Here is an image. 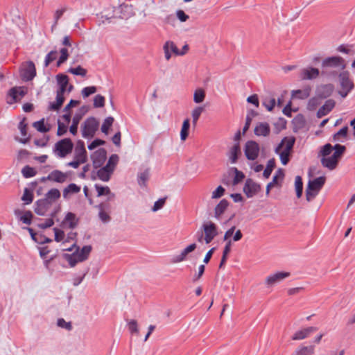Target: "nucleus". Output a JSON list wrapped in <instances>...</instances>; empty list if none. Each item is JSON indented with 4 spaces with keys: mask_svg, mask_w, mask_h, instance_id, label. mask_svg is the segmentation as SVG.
Wrapping results in <instances>:
<instances>
[{
    "mask_svg": "<svg viewBox=\"0 0 355 355\" xmlns=\"http://www.w3.org/2000/svg\"><path fill=\"white\" fill-rule=\"evenodd\" d=\"M345 150V146L340 144H336L334 146L330 144L324 145L319 154L322 166L330 171L334 170Z\"/></svg>",
    "mask_w": 355,
    "mask_h": 355,
    "instance_id": "1",
    "label": "nucleus"
},
{
    "mask_svg": "<svg viewBox=\"0 0 355 355\" xmlns=\"http://www.w3.org/2000/svg\"><path fill=\"white\" fill-rule=\"evenodd\" d=\"M73 248H76V250L72 254H65L64 255V259L67 261L71 267H74L77 263L87 259L92 250L90 245H85L80 249L76 247L75 243L72 245L71 248H64L63 250L71 251Z\"/></svg>",
    "mask_w": 355,
    "mask_h": 355,
    "instance_id": "2",
    "label": "nucleus"
},
{
    "mask_svg": "<svg viewBox=\"0 0 355 355\" xmlns=\"http://www.w3.org/2000/svg\"><path fill=\"white\" fill-rule=\"evenodd\" d=\"M295 138L293 137H284L275 149V153L279 155L281 162L286 165L289 162V156L295 144Z\"/></svg>",
    "mask_w": 355,
    "mask_h": 355,
    "instance_id": "3",
    "label": "nucleus"
},
{
    "mask_svg": "<svg viewBox=\"0 0 355 355\" xmlns=\"http://www.w3.org/2000/svg\"><path fill=\"white\" fill-rule=\"evenodd\" d=\"M73 148L72 141L69 138H64L54 144L52 151L56 157L63 159L72 153Z\"/></svg>",
    "mask_w": 355,
    "mask_h": 355,
    "instance_id": "4",
    "label": "nucleus"
},
{
    "mask_svg": "<svg viewBox=\"0 0 355 355\" xmlns=\"http://www.w3.org/2000/svg\"><path fill=\"white\" fill-rule=\"evenodd\" d=\"M118 162L119 156L116 154L112 155L110 157L107 164L97 171L98 178L103 182H108Z\"/></svg>",
    "mask_w": 355,
    "mask_h": 355,
    "instance_id": "5",
    "label": "nucleus"
},
{
    "mask_svg": "<svg viewBox=\"0 0 355 355\" xmlns=\"http://www.w3.org/2000/svg\"><path fill=\"white\" fill-rule=\"evenodd\" d=\"M324 182V177H319L309 182L306 189V198L307 201L310 202L317 196Z\"/></svg>",
    "mask_w": 355,
    "mask_h": 355,
    "instance_id": "6",
    "label": "nucleus"
},
{
    "mask_svg": "<svg viewBox=\"0 0 355 355\" xmlns=\"http://www.w3.org/2000/svg\"><path fill=\"white\" fill-rule=\"evenodd\" d=\"M338 79L340 87L338 94L342 98H345L354 88V83L352 80L349 79V73L348 71L341 72L338 76Z\"/></svg>",
    "mask_w": 355,
    "mask_h": 355,
    "instance_id": "7",
    "label": "nucleus"
},
{
    "mask_svg": "<svg viewBox=\"0 0 355 355\" xmlns=\"http://www.w3.org/2000/svg\"><path fill=\"white\" fill-rule=\"evenodd\" d=\"M201 230L205 235V242L209 244L218 235L217 226L211 221L204 223Z\"/></svg>",
    "mask_w": 355,
    "mask_h": 355,
    "instance_id": "8",
    "label": "nucleus"
},
{
    "mask_svg": "<svg viewBox=\"0 0 355 355\" xmlns=\"http://www.w3.org/2000/svg\"><path fill=\"white\" fill-rule=\"evenodd\" d=\"M98 127V123L94 117L87 119L83 125L82 135L84 138L92 137Z\"/></svg>",
    "mask_w": 355,
    "mask_h": 355,
    "instance_id": "9",
    "label": "nucleus"
},
{
    "mask_svg": "<svg viewBox=\"0 0 355 355\" xmlns=\"http://www.w3.org/2000/svg\"><path fill=\"white\" fill-rule=\"evenodd\" d=\"M26 92L27 89L24 87H15L10 89L7 96V103L13 104L20 101Z\"/></svg>",
    "mask_w": 355,
    "mask_h": 355,
    "instance_id": "10",
    "label": "nucleus"
},
{
    "mask_svg": "<svg viewBox=\"0 0 355 355\" xmlns=\"http://www.w3.org/2000/svg\"><path fill=\"white\" fill-rule=\"evenodd\" d=\"M245 155L249 160H255L259 154V146L254 141H248L244 148Z\"/></svg>",
    "mask_w": 355,
    "mask_h": 355,
    "instance_id": "11",
    "label": "nucleus"
},
{
    "mask_svg": "<svg viewBox=\"0 0 355 355\" xmlns=\"http://www.w3.org/2000/svg\"><path fill=\"white\" fill-rule=\"evenodd\" d=\"M56 79L59 86L57 94H60L61 96H64V94L66 92L68 93L71 92L73 89V85H69V78L67 75L62 73L58 74Z\"/></svg>",
    "mask_w": 355,
    "mask_h": 355,
    "instance_id": "12",
    "label": "nucleus"
},
{
    "mask_svg": "<svg viewBox=\"0 0 355 355\" xmlns=\"http://www.w3.org/2000/svg\"><path fill=\"white\" fill-rule=\"evenodd\" d=\"M323 67H335L344 69L346 67L345 60L339 56L329 57L323 60L322 62Z\"/></svg>",
    "mask_w": 355,
    "mask_h": 355,
    "instance_id": "13",
    "label": "nucleus"
},
{
    "mask_svg": "<svg viewBox=\"0 0 355 355\" xmlns=\"http://www.w3.org/2000/svg\"><path fill=\"white\" fill-rule=\"evenodd\" d=\"M243 190L248 198H252L260 191L261 186L254 180L248 179L245 181Z\"/></svg>",
    "mask_w": 355,
    "mask_h": 355,
    "instance_id": "14",
    "label": "nucleus"
},
{
    "mask_svg": "<svg viewBox=\"0 0 355 355\" xmlns=\"http://www.w3.org/2000/svg\"><path fill=\"white\" fill-rule=\"evenodd\" d=\"M69 178L68 173L62 172L60 170H53L46 178V180L56 183L62 184L67 181Z\"/></svg>",
    "mask_w": 355,
    "mask_h": 355,
    "instance_id": "15",
    "label": "nucleus"
},
{
    "mask_svg": "<svg viewBox=\"0 0 355 355\" xmlns=\"http://www.w3.org/2000/svg\"><path fill=\"white\" fill-rule=\"evenodd\" d=\"M291 274L288 272H278L272 274L266 277V284L269 287L273 286L276 284H278L284 279L288 277Z\"/></svg>",
    "mask_w": 355,
    "mask_h": 355,
    "instance_id": "16",
    "label": "nucleus"
},
{
    "mask_svg": "<svg viewBox=\"0 0 355 355\" xmlns=\"http://www.w3.org/2000/svg\"><path fill=\"white\" fill-rule=\"evenodd\" d=\"M107 153L105 149L99 148L95 151L92 155L91 159L94 168H99L103 166L106 160Z\"/></svg>",
    "mask_w": 355,
    "mask_h": 355,
    "instance_id": "17",
    "label": "nucleus"
},
{
    "mask_svg": "<svg viewBox=\"0 0 355 355\" xmlns=\"http://www.w3.org/2000/svg\"><path fill=\"white\" fill-rule=\"evenodd\" d=\"M36 75L35 64L32 62H28L21 70V76L23 80L28 81Z\"/></svg>",
    "mask_w": 355,
    "mask_h": 355,
    "instance_id": "18",
    "label": "nucleus"
},
{
    "mask_svg": "<svg viewBox=\"0 0 355 355\" xmlns=\"http://www.w3.org/2000/svg\"><path fill=\"white\" fill-rule=\"evenodd\" d=\"M74 159H78L80 162H86L87 160V151L85 144L83 141H78L75 146L73 153Z\"/></svg>",
    "mask_w": 355,
    "mask_h": 355,
    "instance_id": "19",
    "label": "nucleus"
},
{
    "mask_svg": "<svg viewBox=\"0 0 355 355\" xmlns=\"http://www.w3.org/2000/svg\"><path fill=\"white\" fill-rule=\"evenodd\" d=\"M97 208L98 209V217L100 220L104 223H108L110 220V205L108 204L102 202L97 206Z\"/></svg>",
    "mask_w": 355,
    "mask_h": 355,
    "instance_id": "20",
    "label": "nucleus"
},
{
    "mask_svg": "<svg viewBox=\"0 0 355 355\" xmlns=\"http://www.w3.org/2000/svg\"><path fill=\"white\" fill-rule=\"evenodd\" d=\"M163 50L164 52V57L166 60H169L171 58L173 53L175 55H178L179 53L178 47L172 41L166 42L163 46Z\"/></svg>",
    "mask_w": 355,
    "mask_h": 355,
    "instance_id": "21",
    "label": "nucleus"
},
{
    "mask_svg": "<svg viewBox=\"0 0 355 355\" xmlns=\"http://www.w3.org/2000/svg\"><path fill=\"white\" fill-rule=\"evenodd\" d=\"M254 132L257 137H268L270 133V125L266 122H259L256 125Z\"/></svg>",
    "mask_w": 355,
    "mask_h": 355,
    "instance_id": "22",
    "label": "nucleus"
},
{
    "mask_svg": "<svg viewBox=\"0 0 355 355\" xmlns=\"http://www.w3.org/2000/svg\"><path fill=\"white\" fill-rule=\"evenodd\" d=\"M197 247V245L193 243H191L190 245H189L188 246H187L182 252L180 254L175 256L173 257V263H180V262H182L184 261L187 255L192 252L193 251H194L196 250Z\"/></svg>",
    "mask_w": 355,
    "mask_h": 355,
    "instance_id": "23",
    "label": "nucleus"
},
{
    "mask_svg": "<svg viewBox=\"0 0 355 355\" xmlns=\"http://www.w3.org/2000/svg\"><path fill=\"white\" fill-rule=\"evenodd\" d=\"M235 230L236 227L232 226L225 232L223 240L226 241V244L224 247L223 254L228 255V254L230 252L232 245V239L230 238L233 235Z\"/></svg>",
    "mask_w": 355,
    "mask_h": 355,
    "instance_id": "24",
    "label": "nucleus"
},
{
    "mask_svg": "<svg viewBox=\"0 0 355 355\" xmlns=\"http://www.w3.org/2000/svg\"><path fill=\"white\" fill-rule=\"evenodd\" d=\"M319 70L313 67H306L302 69L300 72V78L302 80H312L319 76Z\"/></svg>",
    "mask_w": 355,
    "mask_h": 355,
    "instance_id": "25",
    "label": "nucleus"
},
{
    "mask_svg": "<svg viewBox=\"0 0 355 355\" xmlns=\"http://www.w3.org/2000/svg\"><path fill=\"white\" fill-rule=\"evenodd\" d=\"M94 187L98 197L106 196L107 200H111L115 196L114 193L111 191L110 189L107 186H102L96 184Z\"/></svg>",
    "mask_w": 355,
    "mask_h": 355,
    "instance_id": "26",
    "label": "nucleus"
},
{
    "mask_svg": "<svg viewBox=\"0 0 355 355\" xmlns=\"http://www.w3.org/2000/svg\"><path fill=\"white\" fill-rule=\"evenodd\" d=\"M51 204L45 199L38 200L35 202V212L40 216H44L50 208Z\"/></svg>",
    "mask_w": 355,
    "mask_h": 355,
    "instance_id": "27",
    "label": "nucleus"
},
{
    "mask_svg": "<svg viewBox=\"0 0 355 355\" xmlns=\"http://www.w3.org/2000/svg\"><path fill=\"white\" fill-rule=\"evenodd\" d=\"M117 14V17L128 18L132 15V9L130 6L123 4L115 8L114 11Z\"/></svg>",
    "mask_w": 355,
    "mask_h": 355,
    "instance_id": "28",
    "label": "nucleus"
},
{
    "mask_svg": "<svg viewBox=\"0 0 355 355\" xmlns=\"http://www.w3.org/2000/svg\"><path fill=\"white\" fill-rule=\"evenodd\" d=\"M317 328L313 327H309L300 329L296 331L292 336V339L294 340H303L309 337V336L313 332L315 331Z\"/></svg>",
    "mask_w": 355,
    "mask_h": 355,
    "instance_id": "29",
    "label": "nucleus"
},
{
    "mask_svg": "<svg viewBox=\"0 0 355 355\" xmlns=\"http://www.w3.org/2000/svg\"><path fill=\"white\" fill-rule=\"evenodd\" d=\"M114 8L109 7L104 9L100 14V18L102 23L110 22L111 19L115 17H117L116 12L114 11Z\"/></svg>",
    "mask_w": 355,
    "mask_h": 355,
    "instance_id": "30",
    "label": "nucleus"
},
{
    "mask_svg": "<svg viewBox=\"0 0 355 355\" xmlns=\"http://www.w3.org/2000/svg\"><path fill=\"white\" fill-rule=\"evenodd\" d=\"M315 347L313 345H300L297 347L291 355H314Z\"/></svg>",
    "mask_w": 355,
    "mask_h": 355,
    "instance_id": "31",
    "label": "nucleus"
},
{
    "mask_svg": "<svg viewBox=\"0 0 355 355\" xmlns=\"http://www.w3.org/2000/svg\"><path fill=\"white\" fill-rule=\"evenodd\" d=\"M80 187L74 184L71 183L67 187L64 188L62 191V196L64 199L68 200L70 198L71 195L78 193L80 191Z\"/></svg>",
    "mask_w": 355,
    "mask_h": 355,
    "instance_id": "32",
    "label": "nucleus"
},
{
    "mask_svg": "<svg viewBox=\"0 0 355 355\" xmlns=\"http://www.w3.org/2000/svg\"><path fill=\"white\" fill-rule=\"evenodd\" d=\"M77 223L78 219L76 215L71 212H68L62 221V226L73 229L77 225Z\"/></svg>",
    "mask_w": 355,
    "mask_h": 355,
    "instance_id": "33",
    "label": "nucleus"
},
{
    "mask_svg": "<svg viewBox=\"0 0 355 355\" xmlns=\"http://www.w3.org/2000/svg\"><path fill=\"white\" fill-rule=\"evenodd\" d=\"M335 106V102L334 101L329 99L327 100L323 106H322L317 112V116L318 118H321L325 115H327L328 113H329L331 110Z\"/></svg>",
    "mask_w": 355,
    "mask_h": 355,
    "instance_id": "34",
    "label": "nucleus"
},
{
    "mask_svg": "<svg viewBox=\"0 0 355 355\" xmlns=\"http://www.w3.org/2000/svg\"><path fill=\"white\" fill-rule=\"evenodd\" d=\"M334 91V86L331 84L319 87L317 89L318 95L322 98L329 96Z\"/></svg>",
    "mask_w": 355,
    "mask_h": 355,
    "instance_id": "35",
    "label": "nucleus"
},
{
    "mask_svg": "<svg viewBox=\"0 0 355 355\" xmlns=\"http://www.w3.org/2000/svg\"><path fill=\"white\" fill-rule=\"evenodd\" d=\"M228 206V202L223 199L216 206L214 209V216L217 219H220Z\"/></svg>",
    "mask_w": 355,
    "mask_h": 355,
    "instance_id": "36",
    "label": "nucleus"
},
{
    "mask_svg": "<svg viewBox=\"0 0 355 355\" xmlns=\"http://www.w3.org/2000/svg\"><path fill=\"white\" fill-rule=\"evenodd\" d=\"M60 198V192L58 189L53 188L50 189L45 195V199L52 205Z\"/></svg>",
    "mask_w": 355,
    "mask_h": 355,
    "instance_id": "37",
    "label": "nucleus"
},
{
    "mask_svg": "<svg viewBox=\"0 0 355 355\" xmlns=\"http://www.w3.org/2000/svg\"><path fill=\"white\" fill-rule=\"evenodd\" d=\"M33 125L40 132H47L51 129V125L48 123H45L44 119H42L38 121L34 122Z\"/></svg>",
    "mask_w": 355,
    "mask_h": 355,
    "instance_id": "38",
    "label": "nucleus"
},
{
    "mask_svg": "<svg viewBox=\"0 0 355 355\" xmlns=\"http://www.w3.org/2000/svg\"><path fill=\"white\" fill-rule=\"evenodd\" d=\"M190 128V121L189 119H186L183 121L181 130H180V139L182 141H184L189 135V131Z\"/></svg>",
    "mask_w": 355,
    "mask_h": 355,
    "instance_id": "39",
    "label": "nucleus"
},
{
    "mask_svg": "<svg viewBox=\"0 0 355 355\" xmlns=\"http://www.w3.org/2000/svg\"><path fill=\"white\" fill-rule=\"evenodd\" d=\"M262 103L266 110L270 112L276 105V100L272 96L268 95L263 97Z\"/></svg>",
    "mask_w": 355,
    "mask_h": 355,
    "instance_id": "40",
    "label": "nucleus"
},
{
    "mask_svg": "<svg viewBox=\"0 0 355 355\" xmlns=\"http://www.w3.org/2000/svg\"><path fill=\"white\" fill-rule=\"evenodd\" d=\"M150 171L148 169L139 173L137 175V182L141 187H144L146 185V182L149 179Z\"/></svg>",
    "mask_w": 355,
    "mask_h": 355,
    "instance_id": "41",
    "label": "nucleus"
},
{
    "mask_svg": "<svg viewBox=\"0 0 355 355\" xmlns=\"http://www.w3.org/2000/svg\"><path fill=\"white\" fill-rule=\"evenodd\" d=\"M19 129L20 130L22 137L19 139L18 141L22 144H26L30 139V137L27 136L26 125L24 123V120L21 121L19 124Z\"/></svg>",
    "mask_w": 355,
    "mask_h": 355,
    "instance_id": "42",
    "label": "nucleus"
},
{
    "mask_svg": "<svg viewBox=\"0 0 355 355\" xmlns=\"http://www.w3.org/2000/svg\"><path fill=\"white\" fill-rule=\"evenodd\" d=\"M204 107L197 106L191 111L192 123L193 126L196 125L201 114L204 112Z\"/></svg>",
    "mask_w": 355,
    "mask_h": 355,
    "instance_id": "43",
    "label": "nucleus"
},
{
    "mask_svg": "<svg viewBox=\"0 0 355 355\" xmlns=\"http://www.w3.org/2000/svg\"><path fill=\"white\" fill-rule=\"evenodd\" d=\"M205 99V92L202 88H198L193 93V101L197 103H202Z\"/></svg>",
    "mask_w": 355,
    "mask_h": 355,
    "instance_id": "44",
    "label": "nucleus"
},
{
    "mask_svg": "<svg viewBox=\"0 0 355 355\" xmlns=\"http://www.w3.org/2000/svg\"><path fill=\"white\" fill-rule=\"evenodd\" d=\"M284 177V170L282 168L278 169L275 175L272 178L271 182L275 184V187H279Z\"/></svg>",
    "mask_w": 355,
    "mask_h": 355,
    "instance_id": "45",
    "label": "nucleus"
},
{
    "mask_svg": "<svg viewBox=\"0 0 355 355\" xmlns=\"http://www.w3.org/2000/svg\"><path fill=\"white\" fill-rule=\"evenodd\" d=\"M240 153V147L239 144L233 146L230 151L229 159L232 163H235L238 159V154Z\"/></svg>",
    "mask_w": 355,
    "mask_h": 355,
    "instance_id": "46",
    "label": "nucleus"
},
{
    "mask_svg": "<svg viewBox=\"0 0 355 355\" xmlns=\"http://www.w3.org/2000/svg\"><path fill=\"white\" fill-rule=\"evenodd\" d=\"M64 101V97L61 96L60 94L56 95V101L55 102H52L49 105V109L51 110L57 111L62 106L63 102Z\"/></svg>",
    "mask_w": 355,
    "mask_h": 355,
    "instance_id": "47",
    "label": "nucleus"
},
{
    "mask_svg": "<svg viewBox=\"0 0 355 355\" xmlns=\"http://www.w3.org/2000/svg\"><path fill=\"white\" fill-rule=\"evenodd\" d=\"M81 115L76 114L72 120V124L69 128V131L73 135H76L78 131V125L81 119Z\"/></svg>",
    "mask_w": 355,
    "mask_h": 355,
    "instance_id": "48",
    "label": "nucleus"
},
{
    "mask_svg": "<svg viewBox=\"0 0 355 355\" xmlns=\"http://www.w3.org/2000/svg\"><path fill=\"white\" fill-rule=\"evenodd\" d=\"M295 187L296 195L298 198H300L302 195L303 190V183L302 180L300 176H296L295 179Z\"/></svg>",
    "mask_w": 355,
    "mask_h": 355,
    "instance_id": "49",
    "label": "nucleus"
},
{
    "mask_svg": "<svg viewBox=\"0 0 355 355\" xmlns=\"http://www.w3.org/2000/svg\"><path fill=\"white\" fill-rule=\"evenodd\" d=\"M275 167V161L274 159H271L268 161L266 168L263 171V175L265 178H268Z\"/></svg>",
    "mask_w": 355,
    "mask_h": 355,
    "instance_id": "50",
    "label": "nucleus"
},
{
    "mask_svg": "<svg viewBox=\"0 0 355 355\" xmlns=\"http://www.w3.org/2000/svg\"><path fill=\"white\" fill-rule=\"evenodd\" d=\"M68 72L71 73L76 76H80L82 77H85L87 75V70L82 67L81 66H78L77 67L73 68L71 67L68 69Z\"/></svg>",
    "mask_w": 355,
    "mask_h": 355,
    "instance_id": "51",
    "label": "nucleus"
},
{
    "mask_svg": "<svg viewBox=\"0 0 355 355\" xmlns=\"http://www.w3.org/2000/svg\"><path fill=\"white\" fill-rule=\"evenodd\" d=\"M309 96V90L304 89V90H294L292 92V97L297 98L300 99L306 98Z\"/></svg>",
    "mask_w": 355,
    "mask_h": 355,
    "instance_id": "52",
    "label": "nucleus"
},
{
    "mask_svg": "<svg viewBox=\"0 0 355 355\" xmlns=\"http://www.w3.org/2000/svg\"><path fill=\"white\" fill-rule=\"evenodd\" d=\"M113 122H114L113 117H112V116L107 117L104 120L103 123L102 124L101 131L103 133L107 135L108 133V130H109L110 128L112 125Z\"/></svg>",
    "mask_w": 355,
    "mask_h": 355,
    "instance_id": "53",
    "label": "nucleus"
},
{
    "mask_svg": "<svg viewBox=\"0 0 355 355\" xmlns=\"http://www.w3.org/2000/svg\"><path fill=\"white\" fill-rule=\"evenodd\" d=\"M128 327L131 334H139V327L137 322L135 320H130L128 321Z\"/></svg>",
    "mask_w": 355,
    "mask_h": 355,
    "instance_id": "54",
    "label": "nucleus"
},
{
    "mask_svg": "<svg viewBox=\"0 0 355 355\" xmlns=\"http://www.w3.org/2000/svg\"><path fill=\"white\" fill-rule=\"evenodd\" d=\"M21 173L24 175V177L28 178L34 177L36 175V171L33 167L26 166L22 168Z\"/></svg>",
    "mask_w": 355,
    "mask_h": 355,
    "instance_id": "55",
    "label": "nucleus"
},
{
    "mask_svg": "<svg viewBox=\"0 0 355 355\" xmlns=\"http://www.w3.org/2000/svg\"><path fill=\"white\" fill-rule=\"evenodd\" d=\"M347 127L342 128L338 132L334 135V140L335 141H342V138H345L347 134Z\"/></svg>",
    "mask_w": 355,
    "mask_h": 355,
    "instance_id": "56",
    "label": "nucleus"
},
{
    "mask_svg": "<svg viewBox=\"0 0 355 355\" xmlns=\"http://www.w3.org/2000/svg\"><path fill=\"white\" fill-rule=\"evenodd\" d=\"M58 56V52L56 51H50L46 56L44 60V66L47 67L49 64L55 60Z\"/></svg>",
    "mask_w": 355,
    "mask_h": 355,
    "instance_id": "57",
    "label": "nucleus"
},
{
    "mask_svg": "<svg viewBox=\"0 0 355 355\" xmlns=\"http://www.w3.org/2000/svg\"><path fill=\"white\" fill-rule=\"evenodd\" d=\"M21 200L25 202L26 205L31 203L33 200V193L28 189H25Z\"/></svg>",
    "mask_w": 355,
    "mask_h": 355,
    "instance_id": "58",
    "label": "nucleus"
},
{
    "mask_svg": "<svg viewBox=\"0 0 355 355\" xmlns=\"http://www.w3.org/2000/svg\"><path fill=\"white\" fill-rule=\"evenodd\" d=\"M69 57V53L68 49L67 48H62L60 49V56L59 58V60L58 61V66H60L62 63H64Z\"/></svg>",
    "mask_w": 355,
    "mask_h": 355,
    "instance_id": "59",
    "label": "nucleus"
},
{
    "mask_svg": "<svg viewBox=\"0 0 355 355\" xmlns=\"http://www.w3.org/2000/svg\"><path fill=\"white\" fill-rule=\"evenodd\" d=\"M55 234V241L57 242H64L65 239L64 232L58 228L53 229Z\"/></svg>",
    "mask_w": 355,
    "mask_h": 355,
    "instance_id": "60",
    "label": "nucleus"
},
{
    "mask_svg": "<svg viewBox=\"0 0 355 355\" xmlns=\"http://www.w3.org/2000/svg\"><path fill=\"white\" fill-rule=\"evenodd\" d=\"M225 193V189L222 186H218L214 191L211 193V198L212 199H218L222 197Z\"/></svg>",
    "mask_w": 355,
    "mask_h": 355,
    "instance_id": "61",
    "label": "nucleus"
},
{
    "mask_svg": "<svg viewBox=\"0 0 355 355\" xmlns=\"http://www.w3.org/2000/svg\"><path fill=\"white\" fill-rule=\"evenodd\" d=\"M166 202V198H159L158 200L155 202L151 210L153 212H156L163 208Z\"/></svg>",
    "mask_w": 355,
    "mask_h": 355,
    "instance_id": "62",
    "label": "nucleus"
},
{
    "mask_svg": "<svg viewBox=\"0 0 355 355\" xmlns=\"http://www.w3.org/2000/svg\"><path fill=\"white\" fill-rule=\"evenodd\" d=\"M96 92L95 86L86 87L82 89L81 94L84 98H87Z\"/></svg>",
    "mask_w": 355,
    "mask_h": 355,
    "instance_id": "63",
    "label": "nucleus"
},
{
    "mask_svg": "<svg viewBox=\"0 0 355 355\" xmlns=\"http://www.w3.org/2000/svg\"><path fill=\"white\" fill-rule=\"evenodd\" d=\"M105 105V98L98 94L96 95L94 98V106L95 107H102Z\"/></svg>",
    "mask_w": 355,
    "mask_h": 355,
    "instance_id": "64",
    "label": "nucleus"
}]
</instances>
